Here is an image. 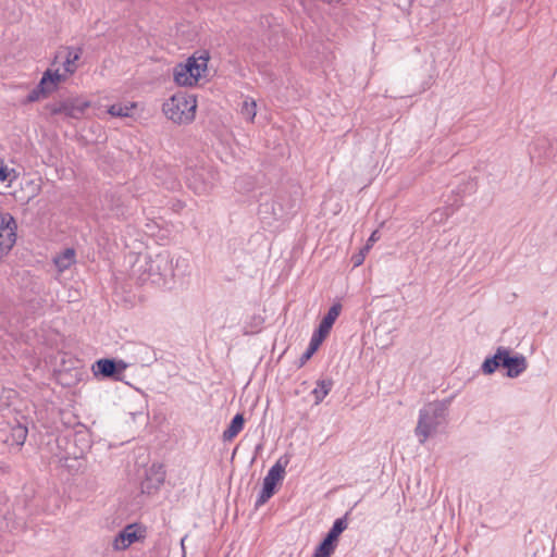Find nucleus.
<instances>
[{"label": "nucleus", "instance_id": "1", "mask_svg": "<svg viewBox=\"0 0 557 557\" xmlns=\"http://www.w3.org/2000/svg\"><path fill=\"white\" fill-rule=\"evenodd\" d=\"M81 57L79 48L65 47L59 50L52 67L44 72L38 85L27 95V101L35 102L54 92L60 84L66 82L78 70Z\"/></svg>", "mask_w": 557, "mask_h": 557}, {"label": "nucleus", "instance_id": "19", "mask_svg": "<svg viewBox=\"0 0 557 557\" xmlns=\"http://www.w3.org/2000/svg\"><path fill=\"white\" fill-rule=\"evenodd\" d=\"M244 417L240 413H237L231 421L230 425L222 434V438L224 442H230L234 437H236L244 428Z\"/></svg>", "mask_w": 557, "mask_h": 557}, {"label": "nucleus", "instance_id": "30", "mask_svg": "<svg viewBox=\"0 0 557 557\" xmlns=\"http://www.w3.org/2000/svg\"><path fill=\"white\" fill-rule=\"evenodd\" d=\"M8 178V169L0 166V181L4 182Z\"/></svg>", "mask_w": 557, "mask_h": 557}, {"label": "nucleus", "instance_id": "28", "mask_svg": "<svg viewBox=\"0 0 557 557\" xmlns=\"http://www.w3.org/2000/svg\"><path fill=\"white\" fill-rule=\"evenodd\" d=\"M269 499L270 498L261 491L256 500V507H260V506L264 505Z\"/></svg>", "mask_w": 557, "mask_h": 557}, {"label": "nucleus", "instance_id": "2", "mask_svg": "<svg viewBox=\"0 0 557 557\" xmlns=\"http://www.w3.org/2000/svg\"><path fill=\"white\" fill-rule=\"evenodd\" d=\"M187 267V259L162 251L153 257L148 255L138 257L133 274L137 275L141 283L150 282L153 285L166 287L173 282L176 271L184 273Z\"/></svg>", "mask_w": 557, "mask_h": 557}, {"label": "nucleus", "instance_id": "20", "mask_svg": "<svg viewBox=\"0 0 557 557\" xmlns=\"http://www.w3.org/2000/svg\"><path fill=\"white\" fill-rule=\"evenodd\" d=\"M333 387V381L331 379L319 380L311 394L314 397L315 405H319L331 392Z\"/></svg>", "mask_w": 557, "mask_h": 557}, {"label": "nucleus", "instance_id": "22", "mask_svg": "<svg viewBox=\"0 0 557 557\" xmlns=\"http://www.w3.org/2000/svg\"><path fill=\"white\" fill-rule=\"evenodd\" d=\"M454 213V209L450 207L440 208L434 210L430 214V220L434 224H442L448 220V218Z\"/></svg>", "mask_w": 557, "mask_h": 557}, {"label": "nucleus", "instance_id": "13", "mask_svg": "<svg viewBox=\"0 0 557 557\" xmlns=\"http://www.w3.org/2000/svg\"><path fill=\"white\" fill-rule=\"evenodd\" d=\"M341 311L342 305L339 302L332 305L327 313L322 318L318 329L313 332L312 336L323 342L330 334L333 324L341 314Z\"/></svg>", "mask_w": 557, "mask_h": 557}, {"label": "nucleus", "instance_id": "18", "mask_svg": "<svg viewBox=\"0 0 557 557\" xmlns=\"http://www.w3.org/2000/svg\"><path fill=\"white\" fill-rule=\"evenodd\" d=\"M95 374H101L103 377L116 375V363L113 359H99L94 366Z\"/></svg>", "mask_w": 557, "mask_h": 557}, {"label": "nucleus", "instance_id": "7", "mask_svg": "<svg viewBox=\"0 0 557 557\" xmlns=\"http://www.w3.org/2000/svg\"><path fill=\"white\" fill-rule=\"evenodd\" d=\"M89 101L82 98H70L53 103H49L46 109L52 115L63 114L71 119H81L86 109L89 108Z\"/></svg>", "mask_w": 557, "mask_h": 557}, {"label": "nucleus", "instance_id": "9", "mask_svg": "<svg viewBox=\"0 0 557 557\" xmlns=\"http://www.w3.org/2000/svg\"><path fill=\"white\" fill-rule=\"evenodd\" d=\"M16 242V223L9 213H0V258L7 255Z\"/></svg>", "mask_w": 557, "mask_h": 557}, {"label": "nucleus", "instance_id": "5", "mask_svg": "<svg viewBox=\"0 0 557 557\" xmlns=\"http://www.w3.org/2000/svg\"><path fill=\"white\" fill-rule=\"evenodd\" d=\"M209 61L208 52L189 57L186 62L177 64L173 70L174 82L178 86H194L207 71Z\"/></svg>", "mask_w": 557, "mask_h": 557}, {"label": "nucleus", "instance_id": "3", "mask_svg": "<svg viewBox=\"0 0 557 557\" xmlns=\"http://www.w3.org/2000/svg\"><path fill=\"white\" fill-rule=\"evenodd\" d=\"M447 410L448 404L445 401H432L419 410L414 435L420 444H424L446 426Z\"/></svg>", "mask_w": 557, "mask_h": 557}, {"label": "nucleus", "instance_id": "27", "mask_svg": "<svg viewBox=\"0 0 557 557\" xmlns=\"http://www.w3.org/2000/svg\"><path fill=\"white\" fill-rule=\"evenodd\" d=\"M116 363V375L122 374L128 367V364L124 360H117Z\"/></svg>", "mask_w": 557, "mask_h": 557}, {"label": "nucleus", "instance_id": "6", "mask_svg": "<svg viewBox=\"0 0 557 557\" xmlns=\"http://www.w3.org/2000/svg\"><path fill=\"white\" fill-rule=\"evenodd\" d=\"M184 177L187 186L198 195L209 193L216 181V174L211 168L198 164L187 166Z\"/></svg>", "mask_w": 557, "mask_h": 557}, {"label": "nucleus", "instance_id": "8", "mask_svg": "<svg viewBox=\"0 0 557 557\" xmlns=\"http://www.w3.org/2000/svg\"><path fill=\"white\" fill-rule=\"evenodd\" d=\"M347 529L345 518H338L334 521L324 540L315 548L312 557H331L336 548L338 536Z\"/></svg>", "mask_w": 557, "mask_h": 557}, {"label": "nucleus", "instance_id": "4", "mask_svg": "<svg viewBox=\"0 0 557 557\" xmlns=\"http://www.w3.org/2000/svg\"><path fill=\"white\" fill-rule=\"evenodd\" d=\"M197 99L193 94L177 91L162 104V112L168 120L178 125L190 124L196 116Z\"/></svg>", "mask_w": 557, "mask_h": 557}, {"label": "nucleus", "instance_id": "15", "mask_svg": "<svg viewBox=\"0 0 557 557\" xmlns=\"http://www.w3.org/2000/svg\"><path fill=\"white\" fill-rule=\"evenodd\" d=\"M76 261V253L73 248L64 249L60 255L53 258V263L60 273L66 271Z\"/></svg>", "mask_w": 557, "mask_h": 557}, {"label": "nucleus", "instance_id": "32", "mask_svg": "<svg viewBox=\"0 0 557 557\" xmlns=\"http://www.w3.org/2000/svg\"><path fill=\"white\" fill-rule=\"evenodd\" d=\"M138 349H139L140 352L141 351L148 352V347L147 346L140 345V346H138Z\"/></svg>", "mask_w": 557, "mask_h": 557}, {"label": "nucleus", "instance_id": "33", "mask_svg": "<svg viewBox=\"0 0 557 557\" xmlns=\"http://www.w3.org/2000/svg\"><path fill=\"white\" fill-rule=\"evenodd\" d=\"M184 542H185V537H183L182 541H181V545H182L183 549H184Z\"/></svg>", "mask_w": 557, "mask_h": 557}, {"label": "nucleus", "instance_id": "11", "mask_svg": "<svg viewBox=\"0 0 557 557\" xmlns=\"http://www.w3.org/2000/svg\"><path fill=\"white\" fill-rule=\"evenodd\" d=\"M502 367H504L507 370L506 375L508 377L513 379L518 377L527 370L528 363L523 355L517 354L515 356H511L510 350L505 347Z\"/></svg>", "mask_w": 557, "mask_h": 557}, {"label": "nucleus", "instance_id": "21", "mask_svg": "<svg viewBox=\"0 0 557 557\" xmlns=\"http://www.w3.org/2000/svg\"><path fill=\"white\" fill-rule=\"evenodd\" d=\"M240 114L246 121L253 122L257 114V103L255 99L246 97L243 100L240 106Z\"/></svg>", "mask_w": 557, "mask_h": 557}, {"label": "nucleus", "instance_id": "24", "mask_svg": "<svg viewBox=\"0 0 557 557\" xmlns=\"http://www.w3.org/2000/svg\"><path fill=\"white\" fill-rule=\"evenodd\" d=\"M12 437L16 445H23L27 437V429L22 424H17L12 429Z\"/></svg>", "mask_w": 557, "mask_h": 557}, {"label": "nucleus", "instance_id": "10", "mask_svg": "<svg viewBox=\"0 0 557 557\" xmlns=\"http://www.w3.org/2000/svg\"><path fill=\"white\" fill-rule=\"evenodd\" d=\"M146 536V530L137 524H127L124 527L113 541V548L115 550H124L132 544L144 540Z\"/></svg>", "mask_w": 557, "mask_h": 557}, {"label": "nucleus", "instance_id": "26", "mask_svg": "<svg viewBox=\"0 0 557 557\" xmlns=\"http://www.w3.org/2000/svg\"><path fill=\"white\" fill-rule=\"evenodd\" d=\"M367 252L368 251H364L362 248L359 255L352 257V262L355 267H359L360 264H362Z\"/></svg>", "mask_w": 557, "mask_h": 557}, {"label": "nucleus", "instance_id": "25", "mask_svg": "<svg viewBox=\"0 0 557 557\" xmlns=\"http://www.w3.org/2000/svg\"><path fill=\"white\" fill-rule=\"evenodd\" d=\"M379 238H380L379 231H374V232L370 235V237L368 238V242H367L366 246L363 247V250H364V251H369V250L371 249L372 245H373L376 240H379Z\"/></svg>", "mask_w": 557, "mask_h": 557}, {"label": "nucleus", "instance_id": "31", "mask_svg": "<svg viewBox=\"0 0 557 557\" xmlns=\"http://www.w3.org/2000/svg\"><path fill=\"white\" fill-rule=\"evenodd\" d=\"M547 143H548V141H547V139L542 138V139H539V140L534 144V146H535V147H539V146H545Z\"/></svg>", "mask_w": 557, "mask_h": 557}, {"label": "nucleus", "instance_id": "29", "mask_svg": "<svg viewBox=\"0 0 557 557\" xmlns=\"http://www.w3.org/2000/svg\"><path fill=\"white\" fill-rule=\"evenodd\" d=\"M269 498H271L274 493H275V490L271 488V487H268L265 485L262 484V490H261Z\"/></svg>", "mask_w": 557, "mask_h": 557}, {"label": "nucleus", "instance_id": "23", "mask_svg": "<svg viewBox=\"0 0 557 557\" xmlns=\"http://www.w3.org/2000/svg\"><path fill=\"white\" fill-rule=\"evenodd\" d=\"M323 342L319 341L318 338L311 336L310 338V342H309V346L307 348V350L302 354L301 358H300V364H305L312 356L313 354L318 350V348L321 346Z\"/></svg>", "mask_w": 557, "mask_h": 557}, {"label": "nucleus", "instance_id": "12", "mask_svg": "<svg viewBox=\"0 0 557 557\" xmlns=\"http://www.w3.org/2000/svg\"><path fill=\"white\" fill-rule=\"evenodd\" d=\"M165 479L163 466L153 463L147 471L146 478L141 482L143 493L151 494L159 490Z\"/></svg>", "mask_w": 557, "mask_h": 557}, {"label": "nucleus", "instance_id": "17", "mask_svg": "<svg viewBox=\"0 0 557 557\" xmlns=\"http://www.w3.org/2000/svg\"><path fill=\"white\" fill-rule=\"evenodd\" d=\"M136 108V102H120L110 106L107 112L114 117H129Z\"/></svg>", "mask_w": 557, "mask_h": 557}, {"label": "nucleus", "instance_id": "16", "mask_svg": "<svg viewBox=\"0 0 557 557\" xmlns=\"http://www.w3.org/2000/svg\"><path fill=\"white\" fill-rule=\"evenodd\" d=\"M505 352V347H498L495 355L488 357L482 363L481 370L484 374L490 375L493 374L499 367H502L503 354Z\"/></svg>", "mask_w": 557, "mask_h": 557}, {"label": "nucleus", "instance_id": "14", "mask_svg": "<svg viewBox=\"0 0 557 557\" xmlns=\"http://www.w3.org/2000/svg\"><path fill=\"white\" fill-rule=\"evenodd\" d=\"M288 461L287 457H281L277 459L264 476L263 485L275 490L276 484L284 479L285 468L287 467Z\"/></svg>", "mask_w": 557, "mask_h": 557}]
</instances>
